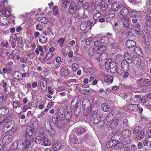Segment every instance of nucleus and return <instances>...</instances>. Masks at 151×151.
Listing matches in <instances>:
<instances>
[{"instance_id": "obj_1", "label": "nucleus", "mask_w": 151, "mask_h": 151, "mask_svg": "<svg viewBox=\"0 0 151 151\" xmlns=\"http://www.w3.org/2000/svg\"><path fill=\"white\" fill-rule=\"evenodd\" d=\"M27 136H26V139L24 142L22 140H19L17 142H15L13 143V145L17 147L19 149H22V150L23 151H28L27 149L30 147V144L31 142V138L30 136L32 134L31 130L28 129L26 130Z\"/></svg>"}, {"instance_id": "obj_2", "label": "nucleus", "mask_w": 151, "mask_h": 151, "mask_svg": "<svg viewBox=\"0 0 151 151\" xmlns=\"http://www.w3.org/2000/svg\"><path fill=\"white\" fill-rule=\"evenodd\" d=\"M77 8L76 3L74 2H71L69 6L68 11L70 13L73 14L76 12Z\"/></svg>"}, {"instance_id": "obj_3", "label": "nucleus", "mask_w": 151, "mask_h": 151, "mask_svg": "<svg viewBox=\"0 0 151 151\" xmlns=\"http://www.w3.org/2000/svg\"><path fill=\"white\" fill-rule=\"evenodd\" d=\"M61 145L60 142L58 141L54 140L52 142V147L55 151L59 150L61 147Z\"/></svg>"}, {"instance_id": "obj_4", "label": "nucleus", "mask_w": 151, "mask_h": 151, "mask_svg": "<svg viewBox=\"0 0 151 151\" xmlns=\"http://www.w3.org/2000/svg\"><path fill=\"white\" fill-rule=\"evenodd\" d=\"M128 62L126 60H123L121 62V66L124 71H127L129 69V65Z\"/></svg>"}, {"instance_id": "obj_5", "label": "nucleus", "mask_w": 151, "mask_h": 151, "mask_svg": "<svg viewBox=\"0 0 151 151\" xmlns=\"http://www.w3.org/2000/svg\"><path fill=\"white\" fill-rule=\"evenodd\" d=\"M117 135H114L111 138V140L108 142L106 145V146L107 148H110L114 147L115 146V144L116 143V140L114 139L116 137H117Z\"/></svg>"}, {"instance_id": "obj_6", "label": "nucleus", "mask_w": 151, "mask_h": 151, "mask_svg": "<svg viewBox=\"0 0 151 151\" xmlns=\"http://www.w3.org/2000/svg\"><path fill=\"white\" fill-rule=\"evenodd\" d=\"M122 20L123 23V26L125 27H127L129 24V19L127 16H123L122 18Z\"/></svg>"}, {"instance_id": "obj_7", "label": "nucleus", "mask_w": 151, "mask_h": 151, "mask_svg": "<svg viewBox=\"0 0 151 151\" xmlns=\"http://www.w3.org/2000/svg\"><path fill=\"white\" fill-rule=\"evenodd\" d=\"M13 136L11 135L5 136L3 139V142L6 144L9 143L13 139Z\"/></svg>"}, {"instance_id": "obj_8", "label": "nucleus", "mask_w": 151, "mask_h": 151, "mask_svg": "<svg viewBox=\"0 0 151 151\" xmlns=\"http://www.w3.org/2000/svg\"><path fill=\"white\" fill-rule=\"evenodd\" d=\"M126 46L128 48H132L136 46V42L132 40H128L126 42Z\"/></svg>"}, {"instance_id": "obj_9", "label": "nucleus", "mask_w": 151, "mask_h": 151, "mask_svg": "<svg viewBox=\"0 0 151 151\" xmlns=\"http://www.w3.org/2000/svg\"><path fill=\"white\" fill-rule=\"evenodd\" d=\"M40 83L42 89L45 90L47 89V86L46 81L43 77L41 78L40 80Z\"/></svg>"}, {"instance_id": "obj_10", "label": "nucleus", "mask_w": 151, "mask_h": 151, "mask_svg": "<svg viewBox=\"0 0 151 151\" xmlns=\"http://www.w3.org/2000/svg\"><path fill=\"white\" fill-rule=\"evenodd\" d=\"M3 128V130L4 131H6L8 130V128H9L12 124V121H10L9 120H5Z\"/></svg>"}, {"instance_id": "obj_11", "label": "nucleus", "mask_w": 151, "mask_h": 151, "mask_svg": "<svg viewBox=\"0 0 151 151\" xmlns=\"http://www.w3.org/2000/svg\"><path fill=\"white\" fill-rule=\"evenodd\" d=\"M131 134V131L128 129L124 130L122 133V135L124 138L129 137Z\"/></svg>"}, {"instance_id": "obj_12", "label": "nucleus", "mask_w": 151, "mask_h": 151, "mask_svg": "<svg viewBox=\"0 0 151 151\" xmlns=\"http://www.w3.org/2000/svg\"><path fill=\"white\" fill-rule=\"evenodd\" d=\"M13 76L15 79L19 81L22 80L21 72L19 71H16L14 72L13 73Z\"/></svg>"}, {"instance_id": "obj_13", "label": "nucleus", "mask_w": 151, "mask_h": 151, "mask_svg": "<svg viewBox=\"0 0 151 151\" xmlns=\"http://www.w3.org/2000/svg\"><path fill=\"white\" fill-rule=\"evenodd\" d=\"M9 19L6 17H0V22L1 24L5 25L9 23Z\"/></svg>"}, {"instance_id": "obj_14", "label": "nucleus", "mask_w": 151, "mask_h": 151, "mask_svg": "<svg viewBox=\"0 0 151 151\" xmlns=\"http://www.w3.org/2000/svg\"><path fill=\"white\" fill-rule=\"evenodd\" d=\"M121 5L119 1H116L112 5L111 9L113 11H115L118 10Z\"/></svg>"}, {"instance_id": "obj_15", "label": "nucleus", "mask_w": 151, "mask_h": 151, "mask_svg": "<svg viewBox=\"0 0 151 151\" xmlns=\"http://www.w3.org/2000/svg\"><path fill=\"white\" fill-rule=\"evenodd\" d=\"M68 68L66 66L63 67L60 71L61 75L63 76H67L68 74Z\"/></svg>"}, {"instance_id": "obj_16", "label": "nucleus", "mask_w": 151, "mask_h": 151, "mask_svg": "<svg viewBox=\"0 0 151 151\" xmlns=\"http://www.w3.org/2000/svg\"><path fill=\"white\" fill-rule=\"evenodd\" d=\"M145 24L149 27L151 26V19L150 15L147 14L146 16V21L145 22Z\"/></svg>"}, {"instance_id": "obj_17", "label": "nucleus", "mask_w": 151, "mask_h": 151, "mask_svg": "<svg viewBox=\"0 0 151 151\" xmlns=\"http://www.w3.org/2000/svg\"><path fill=\"white\" fill-rule=\"evenodd\" d=\"M42 145L45 146H49L51 144V141L48 138L44 137L42 139Z\"/></svg>"}, {"instance_id": "obj_18", "label": "nucleus", "mask_w": 151, "mask_h": 151, "mask_svg": "<svg viewBox=\"0 0 151 151\" xmlns=\"http://www.w3.org/2000/svg\"><path fill=\"white\" fill-rule=\"evenodd\" d=\"M124 57L126 59L128 60L127 62L129 63L132 62V59L130 55L127 52H125L124 55Z\"/></svg>"}, {"instance_id": "obj_19", "label": "nucleus", "mask_w": 151, "mask_h": 151, "mask_svg": "<svg viewBox=\"0 0 151 151\" xmlns=\"http://www.w3.org/2000/svg\"><path fill=\"white\" fill-rule=\"evenodd\" d=\"M37 20L41 23L47 24L49 23L48 19L45 17H40L37 18Z\"/></svg>"}, {"instance_id": "obj_20", "label": "nucleus", "mask_w": 151, "mask_h": 151, "mask_svg": "<svg viewBox=\"0 0 151 151\" xmlns=\"http://www.w3.org/2000/svg\"><path fill=\"white\" fill-rule=\"evenodd\" d=\"M129 15L132 17H137L139 16V12L133 10H131L129 12Z\"/></svg>"}, {"instance_id": "obj_21", "label": "nucleus", "mask_w": 151, "mask_h": 151, "mask_svg": "<svg viewBox=\"0 0 151 151\" xmlns=\"http://www.w3.org/2000/svg\"><path fill=\"white\" fill-rule=\"evenodd\" d=\"M113 78L108 75H106L104 78V81L108 83H111L113 80Z\"/></svg>"}, {"instance_id": "obj_22", "label": "nucleus", "mask_w": 151, "mask_h": 151, "mask_svg": "<svg viewBox=\"0 0 151 151\" xmlns=\"http://www.w3.org/2000/svg\"><path fill=\"white\" fill-rule=\"evenodd\" d=\"M104 124V122L103 120H99V122L94 126L95 127H97L98 129L102 128Z\"/></svg>"}, {"instance_id": "obj_23", "label": "nucleus", "mask_w": 151, "mask_h": 151, "mask_svg": "<svg viewBox=\"0 0 151 151\" xmlns=\"http://www.w3.org/2000/svg\"><path fill=\"white\" fill-rule=\"evenodd\" d=\"M129 11L126 8L124 7L121 10L119 14L122 16H127L128 14Z\"/></svg>"}, {"instance_id": "obj_24", "label": "nucleus", "mask_w": 151, "mask_h": 151, "mask_svg": "<svg viewBox=\"0 0 151 151\" xmlns=\"http://www.w3.org/2000/svg\"><path fill=\"white\" fill-rule=\"evenodd\" d=\"M82 107L84 109H86V107L87 106V107L88 106V104L90 106L89 104H90V101L89 100L87 99H85L83 100L82 102Z\"/></svg>"}, {"instance_id": "obj_25", "label": "nucleus", "mask_w": 151, "mask_h": 151, "mask_svg": "<svg viewBox=\"0 0 151 151\" xmlns=\"http://www.w3.org/2000/svg\"><path fill=\"white\" fill-rule=\"evenodd\" d=\"M118 125L117 121L116 119H114L111 122L109 127L112 129L115 128Z\"/></svg>"}, {"instance_id": "obj_26", "label": "nucleus", "mask_w": 151, "mask_h": 151, "mask_svg": "<svg viewBox=\"0 0 151 151\" xmlns=\"http://www.w3.org/2000/svg\"><path fill=\"white\" fill-rule=\"evenodd\" d=\"M86 131V127H84L83 128L81 127H79L77 129L76 134L78 135H81L82 133L85 132Z\"/></svg>"}, {"instance_id": "obj_27", "label": "nucleus", "mask_w": 151, "mask_h": 151, "mask_svg": "<svg viewBox=\"0 0 151 151\" xmlns=\"http://www.w3.org/2000/svg\"><path fill=\"white\" fill-rule=\"evenodd\" d=\"M101 107L102 109L105 112H107L109 110L110 108L109 105L106 103L102 104Z\"/></svg>"}, {"instance_id": "obj_28", "label": "nucleus", "mask_w": 151, "mask_h": 151, "mask_svg": "<svg viewBox=\"0 0 151 151\" xmlns=\"http://www.w3.org/2000/svg\"><path fill=\"white\" fill-rule=\"evenodd\" d=\"M2 86L3 88V90L6 92L8 91L9 89V86L7 83L3 81L1 82Z\"/></svg>"}, {"instance_id": "obj_29", "label": "nucleus", "mask_w": 151, "mask_h": 151, "mask_svg": "<svg viewBox=\"0 0 151 151\" xmlns=\"http://www.w3.org/2000/svg\"><path fill=\"white\" fill-rule=\"evenodd\" d=\"M17 40L19 42L18 45L19 47L20 48H22L24 45V40L23 39V38L22 37H18L17 39Z\"/></svg>"}, {"instance_id": "obj_30", "label": "nucleus", "mask_w": 151, "mask_h": 151, "mask_svg": "<svg viewBox=\"0 0 151 151\" xmlns=\"http://www.w3.org/2000/svg\"><path fill=\"white\" fill-rule=\"evenodd\" d=\"M145 132L143 131H141L139 133L136 135V138L138 139H141L143 138L145 136Z\"/></svg>"}, {"instance_id": "obj_31", "label": "nucleus", "mask_w": 151, "mask_h": 151, "mask_svg": "<svg viewBox=\"0 0 151 151\" xmlns=\"http://www.w3.org/2000/svg\"><path fill=\"white\" fill-rule=\"evenodd\" d=\"M70 1V0H62V6L65 9L69 4Z\"/></svg>"}, {"instance_id": "obj_32", "label": "nucleus", "mask_w": 151, "mask_h": 151, "mask_svg": "<svg viewBox=\"0 0 151 151\" xmlns=\"http://www.w3.org/2000/svg\"><path fill=\"white\" fill-rule=\"evenodd\" d=\"M65 39V37H61L58 40L57 43L59 44V45L60 47H62L63 46V43Z\"/></svg>"}, {"instance_id": "obj_33", "label": "nucleus", "mask_w": 151, "mask_h": 151, "mask_svg": "<svg viewBox=\"0 0 151 151\" xmlns=\"http://www.w3.org/2000/svg\"><path fill=\"white\" fill-rule=\"evenodd\" d=\"M147 98L145 96H143L140 99V101L141 103L144 104L145 105H147L149 102L148 100L147 99Z\"/></svg>"}, {"instance_id": "obj_34", "label": "nucleus", "mask_w": 151, "mask_h": 151, "mask_svg": "<svg viewBox=\"0 0 151 151\" xmlns=\"http://www.w3.org/2000/svg\"><path fill=\"white\" fill-rule=\"evenodd\" d=\"M116 144L114 146V148L115 150H119L121 149L122 144L120 142H119L118 140H116Z\"/></svg>"}, {"instance_id": "obj_35", "label": "nucleus", "mask_w": 151, "mask_h": 151, "mask_svg": "<svg viewBox=\"0 0 151 151\" xmlns=\"http://www.w3.org/2000/svg\"><path fill=\"white\" fill-rule=\"evenodd\" d=\"M140 83L142 86H147L150 84V82L148 79H146L144 80Z\"/></svg>"}, {"instance_id": "obj_36", "label": "nucleus", "mask_w": 151, "mask_h": 151, "mask_svg": "<svg viewBox=\"0 0 151 151\" xmlns=\"http://www.w3.org/2000/svg\"><path fill=\"white\" fill-rule=\"evenodd\" d=\"M111 59L108 60L106 61L105 64V67L106 70L110 69L111 67Z\"/></svg>"}, {"instance_id": "obj_37", "label": "nucleus", "mask_w": 151, "mask_h": 151, "mask_svg": "<svg viewBox=\"0 0 151 151\" xmlns=\"http://www.w3.org/2000/svg\"><path fill=\"white\" fill-rule=\"evenodd\" d=\"M108 37L106 36L103 37L101 40V42L104 44H107L109 41Z\"/></svg>"}, {"instance_id": "obj_38", "label": "nucleus", "mask_w": 151, "mask_h": 151, "mask_svg": "<svg viewBox=\"0 0 151 151\" xmlns=\"http://www.w3.org/2000/svg\"><path fill=\"white\" fill-rule=\"evenodd\" d=\"M40 42L42 44H44L47 42V39L46 37L43 36H40L39 37Z\"/></svg>"}, {"instance_id": "obj_39", "label": "nucleus", "mask_w": 151, "mask_h": 151, "mask_svg": "<svg viewBox=\"0 0 151 151\" xmlns=\"http://www.w3.org/2000/svg\"><path fill=\"white\" fill-rule=\"evenodd\" d=\"M88 106L86 107V109H84L83 113L85 116L87 115L90 112V107L89 106V105L88 104Z\"/></svg>"}, {"instance_id": "obj_40", "label": "nucleus", "mask_w": 151, "mask_h": 151, "mask_svg": "<svg viewBox=\"0 0 151 151\" xmlns=\"http://www.w3.org/2000/svg\"><path fill=\"white\" fill-rule=\"evenodd\" d=\"M134 52L138 55H140L142 53V50L139 47H136L134 49Z\"/></svg>"}, {"instance_id": "obj_41", "label": "nucleus", "mask_w": 151, "mask_h": 151, "mask_svg": "<svg viewBox=\"0 0 151 151\" xmlns=\"http://www.w3.org/2000/svg\"><path fill=\"white\" fill-rule=\"evenodd\" d=\"M53 13L54 15H58L59 14V12L58 7L56 6H54L53 8Z\"/></svg>"}, {"instance_id": "obj_42", "label": "nucleus", "mask_w": 151, "mask_h": 151, "mask_svg": "<svg viewBox=\"0 0 151 151\" xmlns=\"http://www.w3.org/2000/svg\"><path fill=\"white\" fill-rule=\"evenodd\" d=\"M72 68L73 71H76L79 68V66L77 63H73L72 65Z\"/></svg>"}, {"instance_id": "obj_43", "label": "nucleus", "mask_w": 151, "mask_h": 151, "mask_svg": "<svg viewBox=\"0 0 151 151\" xmlns=\"http://www.w3.org/2000/svg\"><path fill=\"white\" fill-rule=\"evenodd\" d=\"M135 32L137 34H139L140 32V26L138 23H137L135 26Z\"/></svg>"}, {"instance_id": "obj_44", "label": "nucleus", "mask_w": 151, "mask_h": 151, "mask_svg": "<svg viewBox=\"0 0 151 151\" xmlns=\"http://www.w3.org/2000/svg\"><path fill=\"white\" fill-rule=\"evenodd\" d=\"M70 142L71 143H75L78 141L77 139L75 137L70 136L69 139Z\"/></svg>"}, {"instance_id": "obj_45", "label": "nucleus", "mask_w": 151, "mask_h": 151, "mask_svg": "<svg viewBox=\"0 0 151 151\" xmlns=\"http://www.w3.org/2000/svg\"><path fill=\"white\" fill-rule=\"evenodd\" d=\"M101 14L100 12H97L95 14L93 17V18L94 20L96 21L100 17Z\"/></svg>"}, {"instance_id": "obj_46", "label": "nucleus", "mask_w": 151, "mask_h": 151, "mask_svg": "<svg viewBox=\"0 0 151 151\" xmlns=\"http://www.w3.org/2000/svg\"><path fill=\"white\" fill-rule=\"evenodd\" d=\"M9 110L5 108H0V114H4V113L6 114L8 112Z\"/></svg>"}, {"instance_id": "obj_47", "label": "nucleus", "mask_w": 151, "mask_h": 151, "mask_svg": "<svg viewBox=\"0 0 151 151\" xmlns=\"http://www.w3.org/2000/svg\"><path fill=\"white\" fill-rule=\"evenodd\" d=\"M138 105L139 104L137 105L135 104H131L130 105V106H131L132 107H133L134 108H138L139 110V113H141L143 111V109L142 107H139Z\"/></svg>"}, {"instance_id": "obj_48", "label": "nucleus", "mask_w": 151, "mask_h": 151, "mask_svg": "<svg viewBox=\"0 0 151 151\" xmlns=\"http://www.w3.org/2000/svg\"><path fill=\"white\" fill-rule=\"evenodd\" d=\"M42 138L41 136H37L35 139V141L36 144H40L42 141Z\"/></svg>"}, {"instance_id": "obj_49", "label": "nucleus", "mask_w": 151, "mask_h": 151, "mask_svg": "<svg viewBox=\"0 0 151 151\" xmlns=\"http://www.w3.org/2000/svg\"><path fill=\"white\" fill-rule=\"evenodd\" d=\"M2 14L6 16H9L10 15V12L7 10H4L2 11Z\"/></svg>"}, {"instance_id": "obj_50", "label": "nucleus", "mask_w": 151, "mask_h": 151, "mask_svg": "<svg viewBox=\"0 0 151 151\" xmlns=\"http://www.w3.org/2000/svg\"><path fill=\"white\" fill-rule=\"evenodd\" d=\"M133 63L135 65H137V66L140 65V61L139 59L138 58H135V59L134 60Z\"/></svg>"}, {"instance_id": "obj_51", "label": "nucleus", "mask_w": 151, "mask_h": 151, "mask_svg": "<svg viewBox=\"0 0 151 151\" xmlns=\"http://www.w3.org/2000/svg\"><path fill=\"white\" fill-rule=\"evenodd\" d=\"M38 122L37 121H35L33 122L32 124V127L34 129H37L38 127Z\"/></svg>"}, {"instance_id": "obj_52", "label": "nucleus", "mask_w": 151, "mask_h": 151, "mask_svg": "<svg viewBox=\"0 0 151 151\" xmlns=\"http://www.w3.org/2000/svg\"><path fill=\"white\" fill-rule=\"evenodd\" d=\"M96 22L95 20L93 21L90 20L88 21L87 24L88 25L92 27L96 23Z\"/></svg>"}, {"instance_id": "obj_53", "label": "nucleus", "mask_w": 151, "mask_h": 151, "mask_svg": "<svg viewBox=\"0 0 151 151\" xmlns=\"http://www.w3.org/2000/svg\"><path fill=\"white\" fill-rule=\"evenodd\" d=\"M111 47L114 49H117L119 47V45L116 42H113L111 44Z\"/></svg>"}, {"instance_id": "obj_54", "label": "nucleus", "mask_w": 151, "mask_h": 151, "mask_svg": "<svg viewBox=\"0 0 151 151\" xmlns=\"http://www.w3.org/2000/svg\"><path fill=\"white\" fill-rule=\"evenodd\" d=\"M81 111V109L79 107H76L74 109V113L76 115H78L80 113Z\"/></svg>"}, {"instance_id": "obj_55", "label": "nucleus", "mask_w": 151, "mask_h": 151, "mask_svg": "<svg viewBox=\"0 0 151 151\" xmlns=\"http://www.w3.org/2000/svg\"><path fill=\"white\" fill-rule=\"evenodd\" d=\"M17 37L16 35L15 34H12L10 36L9 41H13L15 39H16V40L17 41Z\"/></svg>"}, {"instance_id": "obj_56", "label": "nucleus", "mask_w": 151, "mask_h": 151, "mask_svg": "<svg viewBox=\"0 0 151 151\" xmlns=\"http://www.w3.org/2000/svg\"><path fill=\"white\" fill-rule=\"evenodd\" d=\"M87 27V25L85 22L82 23L80 25V27L81 30H85Z\"/></svg>"}, {"instance_id": "obj_57", "label": "nucleus", "mask_w": 151, "mask_h": 151, "mask_svg": "<svg viewBox=\"0 0 151 151\" xmlns=\"http://www.w3.org/2000/svg\"><path fill=\"white\" fill-rule=\"evenodd\" d=\"M99 120H101L100 117L99 116L98 118V116H96L93 119V122L95 124H96L97 123H98Z\"/></svg>"}, {"instance_id": "obj_58", "label": "nucleus", "mask_w": 151, "mask_h": 151, "mask_svg": "<svg viewBox=\"0 0 151 151\" xmlns=\"http://www.w3.org/2000/svg\"><path fill=\"white\" fill-rule=\"evenodd\" d=\"M117 66L116 65H115L110 68V70L112 73H114L116 72Z\"/></svg>"}, {"instance_id": "obj_59", "label": "nucleus", "mask_w": 151, "mask_h": 151, "mask_svg": "<svg viewBox=\"0 0 151 151\" xmlns=\"http://www.w3.org/2000/svg\"><path fill=\"white\" fill-rule=\"evenodd\" d=\"M95 51V50L93 48L90 47L88 50V53L90 55H92L93 54Z\"/></svg>"}, {"instance_id": "obj_60", "label": "nucleus", "mask_w": 151, "mask_h": 151, "mask_svg": "<svg viewBox=\"0 0 151 151\" xmlns=\"http://www.w3.org/2000/svg\"><path fill=\"white\" fill-rule=\"evenodd\" d=\"M95 9V8L94 6H90L87 8V10L90 12H91L94 11Z\"/></svg>"}, {"instance_id": "obj_61", "label": "nucleus", "mask_w": 151, "mask_h": 151, "mask_svg": "<svg viewBox=\"0 0 151 151\" xmlns=\"http://www.w3.org/2000/svg\"><path fill=\"white\" fill-rule=\"evenodd\" d=\"M20 61L22 63H26L27 61V59L25 57H22L20 58Z\"/></svg>"}, {"instance_id": "obj_62", "label": "nucleus", "mask_w": 151, "mask_h": 151, "mask_svg": "<svg viewBox=\"0 0 151 151\" xmlns=\"http://www.w3.org/2000/svg\"><path fill=\"white\" fill-rule=\"evenodd\" d=\"M103 0H95V3L98 6H100Z\"/></svg>"}, {"instance_id": "obj_63", "label": "nucleus", "mask_w": 151, "mask_h": 151, "mask_svg": "<svg viewBox=\"0 0 151 151\" xmlns=\"http://www.w3.org/2000/svg\"><path fill=\"white\" fill-rule=\"evenodd\" d=\"M107 4H102L101 6V9L103 11H104L106 10L107 8Z\"/></svg>"}, {"instance_id": "obj_64", "label": "nucleus", "mask_w": 151, "mask_h": 151, "mask_svg": "<svg viewBox=\"0 0 151 151\" xmlns=\"http://www.w3.org/2000/svg\"><path fill=\"white\" fill-rule=\"evenodd\" d=\"M52 52H48L46 55V58L50 59L52 56Z\"/></svg>"}]
</instances>
